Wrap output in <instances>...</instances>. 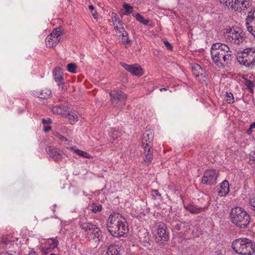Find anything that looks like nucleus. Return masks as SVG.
I'll list each match as a JSON object with an SVG mask.
<instances>
[{"instance_id":"obj_1","label":"nucleus","mask_w":255,"mask_h":255,"mask_svg":"<svg viewBox=\"0 0 255 255\" xmlns=\"http://www.w3.org/2000/svg\"><path fill=\"white\" fill-rule=\"evenodd\" d=\"M211 55L214 63L220 68H223L232 59V52L226 44L216 43L211 48Z\"/></svg>"},{"instance_id":"obj_2","label":"nucleus","mask_w":255,"mask_h":255,"mask_svg":"<svg viewBox=\"0 0 255 255\" xmlns=\"http://www.w3.org/2000/svg\"><path fill=\"white\" fill-rule=\"evenodd\" d=\"M107 227L110 234L117 238L124 236L128 231L125 218L118 213H113L110 215Z\"/></svg>"},{"instance_id":"obj_3","label":"nucleus","mask_w":255,"mask_h":255,"mask_svg":"<svg viewBox=\"0 0 255 255\" xmlns=\"http://www.w3.org/2000/svg\"><path fill=\"white\" fill-rule=\"evenodd\" d=\"M231 223L237 228L241 229H247L250 223V216L241 207L236 206L233 208L230 213Z\"/></svg>"},{"instance_id":"obj_4","label":"nucleus","mask_w":255,"mask_h":255,"mask_svg":"<svg viewBox=\"0 0 255 255\" xmlns=\"http://www.w3.org/2000/svg\"><path fill=\"white\" fill-rule=\"evenodd\" d=\"M233 250L239 255H252L255 252V245L247 238H240L235 240L232 244Z\"/></svg>"},{"instance_id":"obj_5","label":"nucleus","mask_w":255,"mask_h":255,"mask_svg":"<svg viewBox=\"0 0 255 255\" xmlns=\"http://www.w3.org/2000/svg\"><path fill=\"white\" fill-rule=\"evenodd\" d=\"M154 132L151 129L145 130L142 137V147L145 154L144 161L150 163L153 159L152 141Z\"/></svg>"},{"instance_id":"obj_6","label":"nucleus","mask_w":255,"mask_h":255,"mask_svg":"<svg viewBox=\"0 0 255 255\" xmlns=\"http://www.w3.org/2000/svg\"><path fill=\"white\" fill-rule=\"evenodd\" d=\"M224 33L227 40L235 44L239 45L245 40V33L238 27L226 28Z\"/></svg>"},{"instance_id":"obj_7","label":"nucleus","mask_w":255,"mask_h":255,"mask_svg":"<svg viewBox=\"0 0 255 255\" xmlns=\"http://www.w3.org/2000/svg\"><path fill=\"white\" fill-rule=\"evenodd\" d=\"M240 54L241 55L237 57V60L241 64L251 68L255 65V48H246Z\"/></svg>"},{"instance_id":"obj_8","label":"nucleus","mask_w":255,"mask_h":255,"mask_svg":"<svg viewBox=\"0 0 255 255\" xmlns=\"http://www.w3.org/2000/svg\"><path fill=\"white\" fill-rule=\"evenodd\" d=\"M80 226L85 231L86 235L89 239L95 240V242L99 241L101 239L102 232L95 225L81 221Z\"/></svg>"},{"instance_id":"obj_9","label":"nucleus","mask_w":255,"mask_h":255,"mask_svg":"<svg viewBox=\"0 0 255 255\" xmlns=\"http://www.w3.org/2000/svg\"><path fill=\"white\" fill-rule=\"evenodd\" d=\"M221 3L229 9L235 11L244 10L251 5L250 0H219Z\"/></svg>"},{"instance_id":"obj_10","label":"nucleus","mask_w":255,"mask_h":255,"mask_svg":"<svg viewBox=\"0 0 255 255\" xmlns=\"http://www.w3.org/2000/svg\"><path fill=\"white\" fill-rule=\"evenodd\" d=\"M156 242L159 245L164 246L169 240V232L166 225L160 223L157 229V235L155 238Z\"/></svg>"},{"instance_id":"obj_11","label":"nucleus","mask_w":255,"mask_h":255,"mask_svg":"<svg viewBox=\"0 0 255 255\" xmlns=\"http://www.w3.org/2000/svg\"><path fill=\"white\" fill-rule=\"evenodd\" d=\"M111 102L114 107L123 106L126 104L127 98L126 94L120 90L112 91L110 93Z\"/></svg>"},{"instance_id":"obj_12","label":"nucleus","mask_w":255,"mask_h":255,"mask_svg":"<svg viewBox=\"0 0 255 255\" xmlns=\"http://www.w3.org/2000/svg\"><path fill=\"white\" fill-rule=\"evenodd\" d=\"M218 175V171L214 169H208L204 172L201 182L207 185H214L217 183Z\"/></svg>"},{"instance_id":"obj_13","label":"nucleus","mask_w":255,"mask_h":255,"mask_svg":"<svg viewBox=\"0 0 255 255\" xmlns=\"http://www.w3.org/2000/svg\"><path fill=\"white\" fill-rule=\"evenodd\" d=\"M61 28L58 27L54 30L45 39V44L47 47H55L59 42L62 35Z\"/></svg>"},{"instance_id":"obj_14","label":"nucleus","mask_w":255,"mask_h":255,"mask_svg":"<svg viewBox=\"0 0 255 255\" xmlns=\"http://www.w3.org/2000/svg\"><path fill=\"white\" fill-rule=\"evenodd\" d=\"M47 153L55 161L58 162L63 158L64 153L62 150L53 146H49L45 148Z\"/></svg>"},{"instance_id":"obj_15","label":"nucleus","mask_w":255,"mask_h":255,"mask_svg":"<svg viewBox=\"0 0 255 255\" xmlns=\"http://www.w3.org/2000/svg\"><path fill=\"white\" fill-rule=\"evenodd\" d=\"M192 68L193 70V74L197 79L201 83L205 82L207 79V74L202 67L198 64H195L192 66Z\"/></svg>"},{"instance_id":"obj_16","label":"nucleus","mask_w":255,"mask_h":255,"mask_svg":"<svg viewBox=\"0 0 255 255\" xmlns=\"http://www.w3.org/2000/svg\"><path fill=\"white\" fill-rule=\"evenodd\" d=\"M121 65L133 75L140 76L143 74L142 69L138 64L128 65L121 63Z\"/></svg>"},{"instance_id":"obj_17","label":"nucleus","mask_w":255,"mask_h":255,"mask_svg":"<svg viewBox=\"0 0 255 255\" xmlns=\"http://www.w3.org/2000/svg\"><path fill=\"white\" fill-rule=\"evenodd\" d=\"M33 92L34 95L43 99L49 98L52 94L51 91L46 87L37 88L33 90Z\"/></svg>"},{"instance_id":"obj_18","label":"nucleus","mask_w":255,"mask_h":255,"mask_svg":"<svg viewBox=\"0 0 255 255\" xmlns=\"http://www.w3.org/2000/svg\"><path fill=\"white\" fill-rule=\"evenodd\" d=\"M186 210L188 211L192 214H198L202 212H204L208 209V206L203 207H198L193 204H189L184 206Z\"/></svg>"},{"instance_id":"obj_19","label":"nucleus","mask_w":255,"mask_h":255,"mask_svg":"<svg viewBox=\"0 0 255 255\" xmlns=\"http://www.w3.org/2000/svg\"><path fill=\"white\" fill-rule=\"evenodd\" d=\"M105 255H121L119 247L115 245L109 246Z\"/></svg>"},{"instance_id":"obj_20","label":"nucleus","mask_w":255,"mask_h":255,"mask_svg":"<svg viewBox=\"0 0 255 255\" xmlns=\"http://www.w3.org/2000/svg\"><path fill=\"white\" fill-rule=\"evenodd\" d=\"M53 76L57 83H61L64 81L63 72L59 67H56L53 72Z\"/></svg>"},{"instance_id":"obj_21","label":"nucleus","mask_w":255,"mask_h":255,"mask_svg":"<svg viewBox=\"0 0 255 255\" xmlns=\"http://www.w3.org/2000/svg\"><path fill=\"white\" fill-rule=\"evenodd\" d=\"M229 192V184L227 180L223 181L221 185V189L219 191V195L221 196L226 195Z\"/></svg>"},{"instance_id":"obj_22","label":"nucleus","mask_w":255,"mask_h":255,"mask_svg":"<svg viewBox=\"0 0 255 255\" xmlns=\"http://www.w3.org/2000/svg\"><path fill=\"white\" fill-rule=\"evenodd\" d=\"M254 22H255V7L252 8L248 13L246 22V27L252 25Z\"/></svg>"},{"instance_id":"obj_23","label":"nucleus","mask_w":255,"mask_h":255,"mask_svg":"<svg viewBox=\"0 0 255 255\" xmlns=\"http://www.w3.org/2000/svg\"><path fill=\"white\" fill-rule=\"evenodd\" d=\"M70 150L73 151L74 153H76L77 155L83 157L84 158L90 159L92 158V156L89 154L87 152L81 150L78 148H77L75 146L70 147L69 148Z\"/></svg>"},{"instance_id":"obj_24","label":"nucleus","mask_w":255,"mask_h":255,"mask_svg":"<svg viewBox=\"0 0 255 255\" xmlns=\"http://www.w3.org/2000/svg\"><path fill=\"white\" fill-rule=\"evenodd\" d=\"M67 111V108L62 105H57L52 107V111L54 114L61 115Z\"/></svg>"},{"instance_id":"obj_25","label":"nucleus","mask_w":255,"mask_h":255,"mask_svg":"<svg viewBox=\"0 0 255 255\" xmlns=\"http://www.w3.org/2000/svg\"><path fill=\"white\" fill-rule=\"evenodd\" d=\"M58 244V241L55 239H49L47 240L45 245L50 250L56 248Z\"/></svg>"},{"instance_id":"obj_26","label":"nucleus","mask_w":255,"mask_h":255,"mask_svg":"<svg viewBox=\"0 0 255 255\" xmlns=\"http://www.w3.org/2000/svg\"><path fill=\"white\" fill-rule=\"evenodd\" d=\"M91 210L94 213H96L102 211V206L101 204H97L96 203H92L91 205Z\"/></svg>"},{"instance_id":"obj_27","label":"nucleus","mask_w":255,"mask_h":255,"mask_svg":"<svg viewBox=\"0 0 255 255\" xmlns=\"http://www.w3.org/2000/svg\"><path fill=\"white\" fill-rule=\"evenodd\" d=\"M134 17H135L137 21L143 23L144 25H146L149 23V20L144 19V17L138 13L135 14Z\"/></svg>"},{"instance_id":"obj_28","label":"nucleus","mask_w":255,"mask_h":255,"mask_svg":"<svg viewBox=\"0 0 255 255\" xmlns=\"http://www.w3.org/2000/svg\"><path fill=\"white\" fill-rule=\"evenodd\" d=\"M114 29L116 31V34H118L119 33H121L122 31H123L125 29L123 23H118L114 24Z\"/></svg>"},{"instance_id":"obj_29","label":"nucleus","mask_w":255,"mask_h":255,"mask_svg":"<svg viewBox=\"0 0 255 255\" xmlns=\"http://www.w3.org/2000/svg\"><path fill=\"white\" fill-rule=\"evenodd\" d=\"M67 70L72 73H76V69L77 68V65L75 63H70L67 65Z\"/></svg>"},{"instance_id":"obj_30","label":"nucleus","mask_w":255,"mask_h":255,"mask_svg":"<svg viewBox=\"0 0 255 255\" xmlns=\"http://www.w3.org/2000/svg\"><path fill=\"white\" fill-rule=\"evenodd\" d=\"M226 101L228 104H233L234 102V98L231 93H226Z\"/></svg>"},{"instance_id":"obj_31","label":"nucleus","mask_w":255,"mask_h":255,"mask_svg":"<svg viewBox=\"0 0 255 255\" xmlns=\"http://www.w3.org/2000/svg\"><path fill=\"white\" fill-rule=\"evenodd\" d=\"M143 237H139L140 240L142 241L144 243L149 244L150 241L149 234L147 232H145L143 234Z\"/></svg>"},{"instance_id":"obj_32","label":"nucleus","mask_w":255,"mask_h":255,"mask_svg":"<svg viewBox=\"0 0 255 255\" xmlns=\"http://www.w3.org/2000/svg\"><path fill=\"white\" fill-rule=\"evenodd\" d=\"M245 84L250 90V92L253 93L254 91L253 88L255 86V84L253 83V82L250 80H247Z\"/></svg>"},{"instance_id":"obj_33","label":"nucleus","mask_w":255,"mask_h":255,"mask_svg":"<svg viewBox=\"0 0 255 255\" xmlns=\"http://www.w3.org/2000/svg\"><path fill=\"white\" fill-rule=\"evenodd\" d=\"M112 22L113 23L114 26V24H116V23L122 22V21L120 19L119 16L115 13H112Z\"/></svg>"},{"instance_id":"obj_34","label":"nucleus","mask_w":255,"mask_h":255,"mask_svg":"<svg viewBox=\"0 0 255 255\" xmlns=\"http://www.w3.org/2000/svg\"><path fill=\"white\" fill-rule=\"evenodd\" d=\"M123 7L125 9L126 14H128L131 13L133 11V7L129 5L128 3H125L123 4Z\"/></svg>"},{"instance_id":"obj_35","label":"nucleus","mask_w":255,"mask_h":255,"mask_svg":"<svg viewBox=\"0 0 255 255\" xmlns=\"http://www.w3.org/2000/svg\"><path fill=\"white\" fill-rule=\"evenodd\" d=\"M249 163L255 168V150L250 154Z\"/></svg>"},{"instance_id":"obj_36","label":"nucleus","mask_w":255,"mask_h":255,"mask_svg":"<svg viewBox=\"0 0 255 255\" xmlns=\"http://www.w3.org/2000/svg\"><path fill=\"white\" fill-rule=\"evenodd\" d=\"M248 31L255 37V22L246 27Z\"/></svg>"},{"instance_id":"obj_37","label":"nucleus","mask_w":255,"mask_h":255,"mask_svg":"<svg viewBox=\"0 0 255 255\" xmlns=\"http://www.w3.org/2000/svg\"><path fill=\"white\" fill-rule=\"evenodd\" d=\"M53 134L56 137L58 138L61 141H67V139L64 136L57 132H54Z\"/></svg>"},{"instance_id":"obj_38","label":"nucleus","mask_w":255,"mask_h":255,"mask_svg":"<svg viewBox=\"0 0 255 255\" xmlns=\"http://www.w3.org/2000/svg\"><path fill=\"white\" fill-rule=\"evenodd\" d=\"M185 224L184 225L181 226L182 230L184 231V232H188V230H190V223L188 222H184Z\"/></svg>"},{"instance_id":"obj_39","label":"nucleus","mask_w":255,"mask_h":255,"mask_svg":"<svg viewBox=\"0 0 255 255\" xmlns=\"http://www.w3.org/2000/svg\"><path fill=\"white\" fill-rule=\"evenodd\" d=\"M184 224H185L184 223L180 222L175 224L174 226L173 225L172 227L174 230L179 231L182 230L181 226L184 225Z\"/></svg>"},{"instance_id":"obj_40","label":"nucleus","mask_w":255,"mask_h":255,"mask_svg":"<svg viewBox=\"0 0 255 255\" xmlns=\"http://www.w3.org/2000/svg\"><path fill=\"white\" fill-rule=\"evenodd\" d=\"M119 39L123 44H127L130 42L128 39V36L127 37H121L119 38Z\"/></svg>"},{"instance_id":"obj_41","label":"nucleus","mask_w":255,"mask_h":255,"mask_svg":"<svg viewBox=\"0 0 255 255\" xmlns=\"http://www.w3.org/2000/svg\"><path fill=\"white\" fill-rule=\"evenodd\" d=\"M250 204L252 207L254 214H255V196L250 199Z\"/></svg>"},{"instance_id":"obj_42","label":"nucleus","mask_w":255,"mask_h":255,"mask_svg":"<svg viewBox=\"0 0 255 255\" xmlns=\"http://www.w3.org/2000/svg\"><path fill=\"white\" fill-rule=\"evenodd\" d=\"M59 88L61 89V91L65 92L67 90V86L64 83V81L61 83H57Z\"/></svg>"},{"instance_id":"obj_43","label":"nucleus","mask_w":255,"mask_h":255,"mask_svg":"<svg viewBox=\"0 0 255 255\" xmlns=\"http://www.w3.org/2000/svg\"><path fill=\"white\" fill-rule=\"evenodd\" d=\"M117 35L119 37V38H120L121 37H127L128 36V33L125 30H124L123 31H122L121 33H119Z\"/></svg>"},{"instance_id":"obj_44","label":"nucleus","mask_w":255,"mask_h":255,"mask_svg":"<svg viewBox=\"0 0 255 255\" xmlns=\"http://www.w3.org/2000/svg\"><path fill=\"white\" fill-rule=\"evenodd\" d=\"M163 42H164L165 45L166 46V48L168 50H172L173 47L167 40H164L163 41Z\"/></svg>"},{"instance_id":"obj_45","label":"nucleus","mask_w":255,"mask_h":255,"mask_svg":"<svg viewBox=\"0 0 255 255\" xmlns=\"http://www.w3.org/2000/svg\"><path fill=\"white\" fill-rule=\"evenodd\" d=\"M42 122L43 124H50L52 123V120L50 118L43 119Z\"/></svg>"},{"instance_id":"obj_46","label":"nucleus","mask_w":255,"mask_h":255,"mask_svg":"<svg viewBox=\"0 0 255 255\" xmlns=\"http://www.w3.org/2000/svg\"><path fill=\"white\" fill-rule=\"evenodd\" d=\"M151 192L152 193V195L153 197L155 196L161 197V194L159 193L158 190L156 189H152L151 190Z\"/></svg>"},{"instance_id":"obj_47","label":"nucleus","mask_w":255,"mask_h":255,"mask_svg":"<svg viewBox=\"0 0 255 255\" xmlns=\"http://www.w3.org/2000/svg\"><path fill=\"white\" fill-rule=\"evenodd\" d=\"M68 119L71 121H78V118L76 116H75L74 115L69 114L68 115Z\"/></svg>"},{"instance_id":"obj_48","label":"nucleus","mask_w":255,"mask_h":255,"mask_svg":"<svg viewBox=\"0 0 255 255\" xmlns=\"http://www.w3.org/2000/svg\"><path fill=\"white\" fill-rule=\"evenodd\" d=\"M2 242L5 244L6 245H8V244H11L12 243H13V242H12L9 240H7V239L3 237L2 238Z\"/></svg>"},{"instance_id":"obj_49","label":"nucleus","mask_w":255,"mask_h":255,"mask_svg":"<svg viewBox=\"0 0 255 255\" xmlns=\"http://www.w3.org/2000/svg\"><path fill=\"white\" fill-rule=\"evenodd\" d=\"M42 251H43V253L45 254H46L48 252L51 251V250H50L47 246H45L42 248Z\"/></svg>"},{"instance_id":"obj_50","label":"nucleus","mask_w":255,"mask_h":255,"mask_svg":"<svg viewBox=\"0 0 255 255\" xmlns=\"http://www.w3.org/2000/svg\"><path fill=\"white\" fill-rule=\"evenodd\" d=\"M51 129V127L50 126H44V130L45 131V132H48L49 131L50 129Z\"/></svg>"},{"instance_id":"obj_51","label":"nucleus","mask_w":255,"mask_h":255,"mask_svg":"<svg viewBox=\"0 0 255 255\" xmlns=\"http://www.w3.org/2000/svg\"><path fill=\"white\" fill-rule=\"evenodd\" d=\"M252 130H253V129L250 127L248 129V130H247L246 133L248 135H251L252 134Z\"/></svg>"},{"instance_id":"obj_52","label":"nucleus","mask_w":255,"mask_h":255,"mask_svg":"<svg viewBox=\"0 0 255 255\" xmlns=\"http://www.w3.org/2000/svg\"><path fill=\"white\" fill-rule=\"evenodd\" d=\"M252 129L255 128V122L251 124L250 126Z\"/></svg>"},{"instance_id":"obj_53","label":"nucleus","mask_w":255,"mask_h":255,"mask_svg":"<svg viewBox=\"0 0 255 255\" xmlns=\"http://www.w3.org/2000/svg\"><path fill=\"white\" fill-rule=\"evenodd\" d=\"M89 8L90 9V10H93L94 9V7L93 5H90L89 6Z\"/></svg>"},{"instance_id":"obj_54","label":"nucleus","mask_w":255,"mask_h":255,"mask_svg":"<svg viewBox=\"0 0 255 255\" xmlns=\"http://www.w3.org/2000/svg\"><path fill=\"white\" fill-rule=\"evenodd\" d=\"M28 255H36V254L35 252H30Z\"/></svg>"},{"instance_id":"obj_55","label":"nucleus","mask_w":255,"mask_h":255,"mask_svg":"<svg viewBox=\"0 0 255 255\" xmlns=\"http://www.w3.org/2000/svg\"><path fill=\"white\" fill-rule=\"evenodd\" d=\"M166 90H166V88H161V89H160V91H166Z\"/></svg>"},{"instance_id":"obj_56","label":"nucleus","mask_w":255,"mask_h":255,"mask_svg":"<svg viewBox=\"0 0 255 255\" xmlns=\"http://www.w3.org/2000/svg\"><path fill=\"white\" fill-rule=\"evenodd\" d=\"M93 16L95 18H96V15L95 14H93Z\"/></svg>"},{"instance_id":"obj_57","label":"nucleus","mask_w":255,"mask_h":255,"mask_svg":"<svg viewBox=\"0 0 255 255\" xmlns=\"http://www.w3.org/2000/svg\"><path fill=\"white\" fill-rule=\"evenodd\" d=\"M50 255H56L55 254H53V253H52Z\"/></svg>"}]
</instances>
